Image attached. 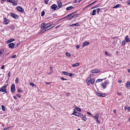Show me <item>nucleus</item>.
<instances>
[{
  "mask_svg": "<svg viewBox=\"0 0 130 130\" xmlns=\"http://www.w3.org/2000/svg\"><path fill=\"white\" fill-rule=\"evenodd\" d=\"M75 12L72 13L70 14H69L67 16L66 18H68V20H71L73 18H75L78 16L77 14H73Z\"/></svg>",
  "mask_w": 130,
  "mask_h": 130,
  "instance_id": "nucleus-1",
  "label": "nucleus"
},
{
  "mask_svg": "<svg viewBox=\"0 0 130 130\" xmlns=\"http://www.w3.org/2000/svg\"><path fill=\"white\" fill-rule=\"evenodd\" d=\"M8 84H7L6 85H4L2 87L0 88V92L7 93L6 87L8 86Z\"/></svg>",
  "mask_w": 130,
  "mask_h": 130,
  "instance_id": "nucleus-2",
  "label": "nucleus"
},
{
  "mask_svg": "<svg viewBox=\"0 0 130 130\" xmlns=\"http://www.w3.org/2000/svg\"><path fill=\"white\" fill-rule=\"evenodd\" d=\"M10 16L12 17L15 19H18L19 18V16L13 13H11L10 14Z\"/></svg>",
  "mask_w": 130,
  "mask_h": 130,
  "instance_id": "nucleus-3",
  "label": "nucleus"
},
{
  "mask_svg": "<svg viewBox=\"0 0 130 130\" xmlns=\"http://www.w3.org/2000/svg\"><path fill=\"white\" fill-rule=\"evenodd\" d=\"M15 91V85L14 84L12 85L11 87V91L12 92H14Z\"/></svg>",
  "mask_w": 130,
  "mask_h": 130,
  "instance_id": "nucleus-4",
  "label": "nucleus"
},
{
  "mask_svg": "<svg viewBox=\"0 0 130 130\" xmlns=\"http://www.w3.org/2000/svg\"><path fill=\"white\" fill-rule=\"evenodd\" d=\"M17 9L18 11L22 12H23L24 11L23 9L21 7L19 6L17 7Z\"/></svg>",
  "mask_w": 130,
  "mask_h": 130,
  "instance_id": "nucleus-5",
  "label": "nucleus"
},
{
  "mask_svg": "<svg viewBox=\"0 0 130 130\" xmlns=\"http://www.w3.org/2000/svg\"><path fill=\"white\" fill-rule=\"evenodd\" d=\"M4 20L3 22L4 24L6 25L8 24L9 22L8 20H7V19L6 17L4 18Z\"/></svg>",
  "mask_w": 130,
  "mask_h": 130,
  "instance_id": "nucleus-6",
  "label": "nucleus"
},
{
  "mask_svg": "<svg viewBox=\"0 0 130 130\" xmlns=\"http://www.w3.org/2000/svg\"><path fill=\"white\" fill-rule=\"evenodd\" d=\"M46 24L45 23H43L41 25V28L42 29H44L45 28H46Z\"/></svg>",
  "mask_w": 130,
  "mask_h": 130,
  "instance_id": "nucleus-7",
  "label": "nucleus"
},
{
  "mask_svg": "<svg viewBox=\"0 0 130 130\" xmlns=\"http://www.w3.org/2000/svg\"><path fill=\"white\" fill-rule=\"evenodd\" d=\"M9 47L11 48H13L15 46V44L13 43H11L8 44Z\"/></svg>",
  "mask_w": 130,
  "mask_h": 130,
  "instance_id": "nucleus-8",
  "label": "nucleus"
},
{
  "mask_svg": "<svg viewBox=\"0 0 130 130\" xmlns=\"http://www.w3.org/2000/svg\"><path fill=\"white\" fill-rule=\"evenodd\" d=\"M58 6V7L57 8V9H58L59 8H60L62 7V3L61 2L58 1L57 2Z\"/></svg>",
  "mask_w": 130,
  "mask_h": 130,
  "instance_id": "nucleus-9",
  "label": "nucleus"
},
{
  "mask_svg": "<svg viewBox=\"0 0 130 130\" xmlns=\"http://www.w3.org/2000/svg\"><path fill=\"white\" fill-rule=\"evenodd\" d=\"M57 7V5L55 4H54L52 5L51 6V8L52 9H54V10H56L58 9L56 8Z\"/></svg>",
  "mask_w": 130,
  "mask_h": 130,
  "instance_id": "nucleus-10",
  "label": "nucleus"
},
{
  "mask_svg": "<svg viewBox=\"0 0 130 130\" xmlns=\"http://www.w3.org/2000/svg\"><path fill=\"white\" fill-rule=\"evenodd\" d=\"M53 26H52V27H51V28H50L48 29H46V28H45V29L43 30L42 31H40L39 33V34H42V33L46 31V30H47L50 29L51 28H52V27H53Z\"/></svg>",
  "mask_w": 130,
  "mask_h": 130,
  "instance_id": "nucleus-11",
  "label": "nucleus"
},
{
  "mask_svg": "<svg viewBox=\"0 0 130 130\" xmlns=\"http://www.w3.org/2000/svg\"><path fill=\"white\" fill-rule=\"evenodd\" d=\"M51 23H46V29H48L49 28H51L52 27H51V26L52 25V24H51Z\"/></svg>",
  "mask_w": 130,
  "mask_h": 130,
  "instance_id": "nucleus-12",
  "label": "nucleus"
},
{
  "mask_svg": "<svg viewBox=\"0 0 130 130\" xmlns=\"http://www.w3.org/2000/svg\"><path fill=\"white\" fill-rule=\"evenodd\" d=\"M91 79V78L90 76H89L86 80V82L87 83L88 85L90 84V81Z\"/></svg>",
  "mask_w": 130,
  "mask_h": 130,
  "instance_id": "nucleus-13",
  "label": "nucleus"
},
{
  "mask_svg": "<svg viewBox=\"0 0 130 130\" xmlns=\"http://www.w3.org/2000/svg\"><path fill=\"white\" fill-rule=\"evenodd\" d=\"M91 72L93 73H98L100 72V70L98 69L93 70L91 71Z\"/></svg>",
  "mask_w": 130,
  "mask_h": 130,
  "instance_id": "nucleus-14",
  "label": "nucleus"
},
{
  "mask_svg": "<svg viewBox=\"0 0 130 130\" xmlns=\"http://www.w3.org/2000/svg\"><path fill=\"white\" fill-rule=\"evenodd\" d=\"M125 39L126 42H128L130 41V38H128V37L127 35L125 37Z\"/></svg>",
  "mask_w": 130,
  "mask_h": 130,
  "instance_id": "nucleus-15",
  "label": "nucleus"
},
{
  "mask_svg": "<svg viewBox=\"0 0 130 130\" xmlns=\"http://www.w3.org/2000/svg\"><path fill=\"white\" fill-rule=\"evenodd\" d=\"M73 8V6H71L67 7L66 8V10H71V9Z\"/></svg>",
  "mask_w": 130,
  "mask_h": 130,
  "instance_id": "nucleus-16",
  "label": "nucleus"
},
{
  "mask_svg": "<svg viewBox=\"0 0 130 130\" xmlns=\"http://www.w3.org/2000/svg\"><path fill=\"white\" fill-rule=\"evenodd\" d=\"M89 42L88 41H86L84 42L82 45V46L84 47L85 46L88 45L89 44Z\"/></svg>",
  "mask_w": 130,
  "mask_h": 130,
  "instance_id": "nucleus-17",
  "label": "nucleus"
},
{
  "mask_svg": "<svg viewBox=\"0 0 130 130\" xmlns=\"http://www.w3.org/2000/svg\"><path fill=\"white\" fill-rule=\"evenodd\" d=\"M72 115H74L75 116H78V115H79V113L76 112L75 111H74V112L72 114Z\"/></svg>",
  "mask_w": 130,
  "mask_h": 130,
  "instance_id": "nucleus-18",
  "label": "nucleus"
},
{
  "mask_svg": "<svg viewBox=\"0 0 130 130\" xmlns=\"http://www.w3.org/2000/svg\"><path fill=\"white\" fill-rule=\"evenodd\" d=\"M80 64V63H75L74 64H73L72 65V66L73 67H75L78 66Z\"/></svg>",
  "mask_w": 130,
  "mask_h": 130,
  "instance_id": "nucleus-19",
  "label": "nucleus"
},
{
  "mask_svg": "<svg viewBox=\"0 0 130 130\" xmlns=\"http://www.w3.org/2000/svg\"><path fill=\"white\" fill-rule=\"evenodd\" d=\"M8 28L10 29L13 30L14 29V27L13 26H11L8 27Z\"/></svg>",
  "mask_w": 130,
  "mask_h": 130,
  "instance_id": "nucleus-20",
  "label": "nucleus"
},
{
  "mask_svg": "<svg viewBox=\"0 0 130 130\" xmlns=\"http://www.w3.org/2000/svg\"><path fill=\"white\" fill-rule=\"evenodd\" d=\"M94 118H95V119L96 120V121L98 123H100V122L98 120V117L96 116H95L94 117Z\"/></svg>",
  "mask_w": 130,
  "mask_h": 130,
  "instance_id": "nucleus-21",
  "label": "nucleus"
},
{
  "mask_svg": "<svg viewBox=\"0 0 130 130\" xmlns=\"http://www.w3.org/2000/svg\"><path fill=\"white\" fill-rule=\"evenodd\" d=\"M126 86L127 88L130 87V82L128 81L126 83Z\"/></svg>",
  "mask_w": 130,
  "mask_h": 130,
  "instance_id": "nucleus-22",
  "label": "nucleus"
},
{
  "mask_svg": "<svg viewBox=\"0 0 130 130\" xmlns=\"http://www.w3.org/2000/svg\"><path fill=\"white\" fill-rule=\"evenodd\" d=\"M71 26H79V23H77L75 24H73L70 25Z\"/></svg>",
  "mask_w": 130,
  "mask_h": 130,
  "instance_id": "nucleus-23",
  "label": "nucleus"
},
{
  "mask_svg": "<svg viewBox=\"0 0 130 130\" xmlns=\"http://www.w3.org/2000/svg\"><path fill=\"white\" fill-rule=\"evenodd\" d=\"M82 120H84L85 121L87 120V118L85 116L83 115V116H82Z\"/></svg>",
  "mask_w": 130,
  "mask_h": 130,
  "instance_id": "nucleus-24",
  "label": "nucleus"
},
{
  "mask_svg": "<svg viewBox=\"0 0 130 130\" xmlns=\"http://www.w3.org/2000/svg\"><path fill=\"white\" fill-rule=\"evenodd\" d=\"M94 80L93 78H92L91 79L90 82V83L91 84H93L94 83Z\"/></svg>",
  "mask_w": 130,
  "mask_h": 130,
  "instance_id": "nucleus-25",
  "label": "nucleus"
},
{
  "mask_svg": "<svg viewBox=\"0 0 130 130\" xmlns=\"http://www.w3.org/2000/svg\"><path fill=\"white\" fill-rule=\"evenodd\" d=\"M96 12V10L95 9H94L92 13H91V14L92 15H94L95 14V13Z\"/></svg>",
  "mask_w": 130,
  "mask_h": 130,
  "instance_id": "nucleus-26",
  "label": "nucleus"
},
{
  "mask_svg": "<svg viewBox=\"0 0 130 130\" xmlns=\"http://www.w3.org/2000/svg\"><path fill=\"white\" fill-rule=\"evenodd\" d=\"M12 3L13 5H16L17 4V3L14 0H13V1Z\"/></svg>",
  "mask_w": 130,
  "mask_h": 130,
  "instance_id": "nucleus-27",
  "label": "nucleus"
},
{
  "mask_svg": "<svg viewBox=\"0 0 130 130\" xmlns=\"http://www.w3.org/2000/svg\"><path fill=\"white\" fill-rule=\"evenodd\" d=\"M120 6V5L119 4H118L116 5L115 6L113 7L114 8H118Z\"/></svg>",
  "mask_w": 130,
  "mask_h": 130,
  "instance_id": "nucleus-28",
  "label": "nucleus"
},
{
  "mask_svg": "<svg viewBox=\"0 0 130 130\" xmlns=\"http://www.w3.org/2000/svg\"><path fill=\"white\" fill-rule=\"evenodd\" d=\"M106 84L105 83H104L102 84V87L104 89L106 87Z\"/></svg>",
  "mask_w": 130,
  "mask_h": 130,
  "instance_id": "nucleus-29",
  "label": "nucleus"
},
{
  "mask_svg": "<svg viewBox=\"0 0 130 130\" xmlns=\"http://www.w3.org/2000/svg\"><path fill=\"white\" fill-rule=\"evenodd\" d=\"M2 110H3V111H5V107L3 105H2Z\"/></svg>",
  "mask_w": 130,
  "mask_h": 130,
  "instance_id": "nucleus-30",
  "label": "nucleus"
},
{
  "mask_svg": "<svg viewBox=\"0 0 130 130\" xmlns=\"http://www.w3.org/2000/svg\"><path fill=\"white\" fill-rule=\"evenodd\" d=\"M103 79H99L96 80V83H98L100 82H101L103 80Z\"/></svg>",
  "mask_w": 130,
  "mask_h": 130,
  "instance_id": "nucleus-31",
  "label": "nucleus"
},
{
  "mask_svg": "<svg viewBox=\"0 0 130 130\" xmlns=\"http://www.w3.org/2000/svg\"><path fill=\"white\" fill-rule=\"evenodd\" d=\"M75 108L78 111H81V109L80 108H79L78 107H76Z\"/></svg>",
  "mask_w": 130,
  "mask_h": 130,
  "instance_id": "nucleus-32",
  "label": "nucleus"
},
{
  "mask_svg": "<svg viewBox=\"0 0 130 130\" xmlns=\"http://www.w3.org/2000/svg\"><path fill=\"white\" fill-rule=\"evenodd\" d=\"M45 14V12L44 11H43L41 12V16H43Z\"/></svg>",
  "mask_w": 130,
  "mask_h": 130,
  "instance_id": "nucleus-33",
  "label": "nucleus"
},
{
  "mask_svg": "<svg viewBox=\"0 0 130 130\" xmlns=\"http://www.w3.org/2000/svg\"><path fill=\"white\" fill-rule=\"evenodd\" d=\"M106 96V94H105L101 93L100 96L102 97H104Z\"/></svg>",
  "mask_w": 130,
  "mask_h": 130,
  "instance_id": "nucleus-34",
  "label": "nucleus"
},
{
  "mask_svg": "<svg viewBox=\"0 0 130 130\" xmlns=\"http://www.w3.org/2000/svg\"><path fill=\"white\" fill-rule=\"evenodd\" d=\"M63 73L66 75H68V73L65 71H63Z\"/></svg>",
  "mask_w": 130,
  "mask_h": 130,
  "instance_id": "nucleus-35",
  "label": "nucleus"
},
{
  "mask_svg": "<svg viewBox=\"0 0 130 130\" xmlns=\"http://www.w3.org/2000/svg\"><path fill=\"white\" fill-rule=\"evenodd\" d=\"M18 91L19 92H23V90L19 88L18 89Z\"/></svg>",
  "mask_w": 130,
  "mask_h": 130,
  "instance_id": "nucleus-36",
  "label": "nucleus"
},
{
  "mask_svg": "<svg viewBox=\"0 0 130 130\" xmlns=\"http://www.w3.org/2000/svg\"><path fill=\"white\" fill-rule=\"evenodd\" d=\"M4 52V50L2 48L0 51V55H1L3 52Z\"/></svg>",
  "mask_w": 130,
  "mask_h": 130,
  "instance_id": "nucleus-37",
  "label": "nucleus"
},
{
  "mask_svg": "<svg viewBox=\"0 0 130 130\" xmlns=\"http://www.w3.org/2000/svg\"><path fill=\"white\" fill-rule=\"evenodd\" d=\"M83 114H82L81 113H79V115H78V116H78L79 117H82V116H83Z\"/></svg>",
  "mask_w": 130,
  "mask_h": 130,
  "instance_id": "nucleus-38",
  "label": "nucleus"
},
{
  "mask_svg": "<svg viewBox=\"0 0 130 130\" xmlns=\"http://www.w3.org/2000/svg\"><path fill=\"white\" fill-rule=\"evenodd\" d=\"M19 79L18 78H17L15 79V82L17 83L19 82Z\"/></svg>",
  "mask_w": 130,
  "mask_h": 130,
  "instance_id": "nucleus-39",
  "label": "nucleus"
},
{
  "mask_svg": "<svg viewBox=\"0 0 130 130\" xmlns=\"http://www.w3.org/2000/svg\"><path fill=\"white\" fill-rule=\"evenodd\" d=\"M66 55L68 57H70V54H69L68 53H66Z\"/></svg>",
  "mask_w": 130,
  "mask_h": 130,
  "instance_id": "nucleus-40",
  "label": "nucleus"
},
{
  "mask_svg": "<svg viewBox=\"0 0 130 130\" xmlns=\"http://www.w3.org/2000/svg\"><path fill=\"white\" fill-rule=\"evenodd\" d=\"M13 1V0H7V1L8 2H9L10 3H12Z\"/></svg>",
  "mask_w": 130,
  "mask_h": 130,
  "instance_id": "nucleus-41",
  "label": "nucleus"
},
{
  "mask_svg": "<svg viewBox=\"0 0 130 130\" xmlns=\"http://www.w3.org/2000/svg\"><path fill=\"white\" fill-rule=\"evenodd\" d=\"M125 44V41H123L122 42V45L124 46V45Z\"/></svg>",
  "mask_w": 130,
  "mask_h": 130,
  "instance_id": "nucleus-42",
  "label": "nucleus"
},
{
  "mask_svg": "<svg viewBox=\"0 0 130 130\" xmlns=\"http://www.w3.org/2000/svg\"><path fill=\"white\" fill-rule=\"evenodd\" d=\"M80 1V0H75V3H77L78 2H79Z\"/></svg>",
  "mask_w": 130,
  "mask_h": 130,
  "instance_id": "nucleus-43",
  "label": "nucleus"
},
{
  "mask_svg": "<svg viewBox=\"0 0 130 130\" xmlns=\"http://www.w3.org/2000/svg\"><path fill=\"white\" fill-rule=\"evenodd\" d=\"M98 7V5H95V6L93 7H92L91 8V9H94V8H96L97 7Z\"/></svg>",
  "mask_w": 130,
  "mask_h": 130,
  "instance_id": "nucleus-44",
  "label": "nucleus"
},
{
  "mask_svg": "<svg viewBox=\"0 0 130 130\" xmlns=\"http://www.w3.org/2000/svg\"><path fill=\"white\" fill-rule=\"evenodd\" d=\"M14 40H15L14 39H11L9 40V41L10 42H11L14 41Z\"/></svg>",
  "mask_w": 130,
  "mask_h": 130,
  "instance_id": "nucleus-45",
  "label": "nucleus"
},
{
  "mask_svg": "<svg viewBox=\"0 0 130 130\" xmlns=\"http://www.w3.org/2000/svg\"><path fill=\"white\" fill-rule=\"evenodd\" d=\"M96 94L98 96H100L101 93H100L99 92H97L96 93Z\"/></svg>",
  "mask_w": 130,
  "mask_h": 130,
  "instance_id": "nucleus-46",
  "label": "nucleus"
},
{
  "mask_svg": "<svg viewBox=\"0 0 130 130\" xmlns=\"http://www.w3.org/2000/svg\"><path fill=\"white\" fill-rule=\"evenodd\" d=\"M100 10H101L99 8H98L96 9V11L98 13H99V11Z\"/></svg>",
  "mask_w": 130,
  "mask_h": 130,
  "instance_id": "nucleus-47",
  "label": "nucleus"
},
{
  "mask_svg": "<svg viewBox=\"0 0 130 130\" xmlns=\"http://www.w3.org/2000/svg\"><path fill=\"white\" fill-rule=\"evenodd\" d=\"M16 55H14L13 56H12L11 57V58H15L16 57Z\"/></svg>",
  "mask_w": 130,
  "mask_h": 130,
  "instance_id": "nucleus-48",
  "label": "nucleus"
},
{
  "mask_svg": "<svg viewBox=\"0 0 130 130\" xmlns=\"http://www.w3.org/2000/svg\"><path fill=\"white\" fill-rule=\"evenodd\" d=\"M61 79L62 80H67V79H66V78H63L62 77H61Z\"/></svg>",
  "mask_w": 130,
  "mask_h": 130,
  "instance_id": "nucleus-49",
  "label": "nucleus"
},
{
  "mask_svg": "<svg viewBox=\"0 0 130 130\" xmlns=\"http://www.w3.org/2000/svg\"><path fill=\"white\" fill-rule=\"evenodd\" d=\"M73 75V74L71 73H70L69 74V75L70 76H71Z\"/></svg>",
  "mask_w": 130,
  "mask_h": 130,
  "instance_id": "nucleus-50",
  "label": "nucleus"
},
{
  "mask_svg": "<svg viewBox=\"0 0 130 130\" xmlns=\"http://www.w3.org/2000/svg\"><path fill=\"white\" fill-rule=\"evenodd\" d=\"M51 82H46L45 83L47 85H50L51 84Z\"/></svg>",
  "mask_w": 130,
  "mask_h": 130,
  "instance_id": "nucleus-51",
  "label": "nucleus"
},
{
  "mask_svg": "<svg viewBox=\"0 0 130 130\" xmlns=\"http://www.w3.org/2000/svg\"><path fill=\"white\" fill-rule=\"evenodd\" d=\"M105 54L107 56H109V55L108 54V53L107 52H105Z\"/></svg>",
  "mask_w": 130,
  "mask_h": 130,
  "instance_id": "nucleus-52",
  "label": "nucleus"
},
{
  "mask_svg": "<svg viewBox=\"0 0 130 130\" xmlns=\"http://www.w3.org/2000/svg\"><path fill=\"white\" fill-rule=\"evenodd\" d=\"M17 96L19 98H20V97H21V95L19 94H17Z\"/></svg>",
  "mask_w": 130,
  "mask_h": 130,
  "instance_id": "nucleus-53",
  "label": "nucleus"
},
{
  "mask_svg": "<svg viewBox=\"0 0 130 130\" xmlns=\"http://www.w3.org/2000/svg\"><path fill=\"white\" fill-rule=\"evenodd\" d=\"M127 3L128 5H129L130 4V0L128 1H127Z\"/></svg>",
  "mask_w": 130,
  "mask_h": 130,
  "instance_id": "nucleus-54",
  "label": "nucleus"
},
{
  "mask_svg": "<svg viewBox=\"0 0 130 130\" xmlns=\"http://www.w3.org/2000/svg\"><path fill=\"white\" fill-rule=\"evenodd\" d=\"M79 47H80V46H79V45H77L76 46V47L77 48H79Z\"/></svg>",
  "mask_w": 130,
  "mask_h": 130,
  "instance_id": "nucleus-55",
  "label": "nucleus"
},
{
  "mask_svg": "<svg viewBox=\"0 0 130 130\" xmlns=\"http://www.w3.org/2000/svg\"><path fill=\"white\" fill-rule=\"evenodd\" d=\"M117 94H118L120 95H121V94L119 92H117Z\"/></svg>",
  "mask_w": 130,
  "mask_h": 130,
  "instance_id": "nucleus-56",
  "label": "nucleus"
},
{
  "mask_svg": "<svg viewBox=\"0 0 130 130\" xmlns=\"http://www.w3.org/2000/svg\"><path fill=\"white\" fill-rule=\"evenodd\" d=\"M127 109L128 111H130V107H128Z\"/></svg>",
  "mask_w": 130,
  "mask_h": 130,
  "instance_id": "nucleus-57",
  "label": "nucleus"
},
{
  "mask_svg": "<svg viewBox=\"0 0 130 130\" xmlns=\"http://www.w3.org/2000/svg\"><path fill=\"white\" fill-rule=\"evenodd\" d=\"M8 76L9 77H10V72H9L8 74Z\"/></svg>",
  "mask_w": 130,
  "mask_h": 130,
  "instance_id": "nucleus-58",
  "label": "nucleus"
},
{
  "mask_svg": "<svg viewBox=\"0 0 130 130\" xmlns=\"http://www.w3.org/2000/svg\"><path fill=\"white\" fill-rule=\"evenodd\" d=\"M60 25H59L58 26H57L56 27H55V28L56 29H57L59 27H60Z\"/></svg>",
  "mask_w": 130,
  "mask_h": 130,
  "instance_id": "nucleus-59",
  "label": "nucleus"
},
{
  "mask_svg": "<svg viewBox=\"0 0 130 130\" xmlns=\"http://www.w3.org/2000/svg\"><path fill=\"white\" fill-rule=\"evenodd\" d=\"M52 69H53V68L52 67H50V69L51 71L52 72L53 71Z\"/></svg>",
  "mask_w": 130,
  "mask_h": 130,
  "instance_id": "nucleus-60",
  "label": "nucleus"
},
{
  "mask_svg": "<svg viewBox=\"0 0 130 130\" xmlns=\"http://www.w3.org/2000/svg\"><path fill=\"white\" fill-rule=\"evenodd\" d=\"M30 85L35 86V85L33 83H30Z\"/></svg>",
  "mask_w": 130,
  "mask_h": 130,
  "instance_id": "nucleus-61",
  "label": "nucleus"
},
{
  "mask_svg": "<svg viewBox=\"0 0 130 130\" xmlns=\"http://www.w3.org/2000/svg\"><path fill=\"white\" fill-rule=\"evenodd\" d=\"M4 65H3L1 67V68L2 69H3L4 68Z\"/></svg>",
  "mask_w": 130,
  "mask_h": 130,
  "instance_id": "nucleus-62",
  "label": "nucleus"
},
{
  "mask_svg": "<svg viewBox=\"0 0 130 130\" xmlns=\"http://www.w3.org/2000/svg\"><path fill=\"white\" fill-rule=\"evenodd\" d=\"M94 76V74H92L90 75V76H90L91 77V76Z\"/></svg>",
  "mask_w": 130,
  "mask_h": 130,
  "instance_id": "nucleus-63",
  "label": "nucleus"
},
{
  "mask_svg": "<svg viewBox=\"0 0 130 130\" xmlns=\"http://www.w3.org/2000/svg\"><path fill=\"white\" fill-rule=\"evenodd\" d=\"M52 72H53V71L52 72L51 71L50 72L48 73V74L50 75L51 74H52Z\"/></svg>",
  "mask_w": 130,
  "mask_h": 130,
  "instance_id": "nucleus-64",
  "label": "nucleus"
}]
</instances>
